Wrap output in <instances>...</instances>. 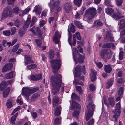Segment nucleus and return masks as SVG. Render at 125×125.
<instances>
[{
    "mask_svg": "<svg viewBox=\"0 0 125 125\" xmlns=\"http://www.w3.org/2000/svg\"><path fill=\"white\" fill-rule=\"evenodd\" d=\"M50 63L53 69L54 73L53 76L50 78L51 83L53 94H57L58 92L59 89L61 85L62 78L61 75L57 72L61 66V61L59 58L51 60Z\"/></svg>",
    "mask_w": 125,
    "mask_h": 125,
    "instance_id": "obj_1",
    "label": "nucleus"
},
{
    "mask_svg": "<svg viewBox=\"0 0 125 125\" xmlns=\"http://www.w3.org/2000/svg\"><path fill=\"white\" fill-rule=\"evenodd\" d=\"M87 110L85 112L86 124L87 125H93L94 120L90 118L93 114L94 109L95 108L94 104L92 102L89 103L87 106Z\"/></svg>",
    "mask_w": 125,
    "mask_h": 125,
    "instance_id": "obj_2",
    "label": "nucleus"
},
{
    "mask_svg": "<svg viewBox=\"0 0 125 125\" xmlns=\"http://www.w3.org/2000/svg\"><path fill=\"white\" fill-rule=\"evenodd\" d=\"M59 98L57 96H54L52 98L53 105L55 108L54 112V115L55 116L59 115L61 114V107L59 104Z\"/></svg>",
    "mask_w": 125,
    "mask_h": 125,
    "instance_id": "obj_3",
    "label": "nucleus"
},
{
    "mask_svg": "<svg viewBox=\"0 0 125 125\" xmlns=\"http://www.w3.org/2000/svg\"><path fill=\"white\" fill-rule=\"evenodd\" d=\"M38 90V88H29L25 87L23 88L22 90V94L27 99H28L29 96L32 93L36 92Z\"/></svg>",
    "mask_w": 125,
    "mask_h": 125,
    "instance_id": "obj_4",
    "label": "nucleus"
},
{
    "mask_svg": "<svg viewBox=\"0 0 125 125\" xmlns=\"http://www.w3.org/2000/svg\"><path fill=\"white\" fill-rule=\"evenodd\" d=\"M80 105L77 102H74L72 104L70 107L71 110H74L75 109L76 110H75L73 113V117L78 118V115L80 110Z\"/></svg>",
    "mask_w": 125,
    "mask_h": 125,
    "instance_id": "obj_5",
    "label": "nucleus"
},
{
    "mask_svg": "<svg viewBox=\"0 0 125 125\" xmlns=\"http://www.w3.org/2000/svg\"><path fill=\"white\" fill-rule=\"evenodd\" d=\"M96 13V10L95 8L93 7L90 8L86 10L85 17L90 20L94 17Z\"/></svg>",
    "mask_w": 125,
    "mask_h": 125,
    "instance_id": "obj_6",
    "label": "nucleus"
},
{
    "mask_svg": "<svg viewBox=\"0 0 125 125\" xmlns=\"http://www.w3.org/2000/svg\"><path fill=\"white\" fill-rule=\"evenodd\" d=\"M11 12V10L9 7H5L1 13L2 17L1 20H3L6 19L8 17H12Z\"/></svg>",
    "mask_w": 125,
    "mask_h": 125,
    "instance_id": "obj_7",
    "label": "nucleus"
},
{
    "mask_svg": "<svg viewBox=\"0 0 125 125\" xmlns=\"http://www.w3.org/2000/svg\"><path fill=\"white\" fill-rule=\"evenodd\" d=\"M113 112L115 114L113 117L115 119V121H116L117 118L120 116V102L116 104V109Z\"/></svg>",
    "mask_w": 125,
    "mask_h": 125,
    "instance_id": "obj_8",
    "label": "nucleus"
},
{
    "mask_svg": "<svg viewBox=\"0 0 125 125\" xmlns=\"http://www.w3.org/2000/svg\"><path fill=\"white\" fill-rule=\"evenodd\" d=\"M55 0H52L53 2L52 5L51 6L50 5L49 3L48 4L50 7L51 8L53 9L55 11H58L60 10H61V8L59 7V6L60 4V2L59 1L57 0L54 1Z\"/></svg>",
    "mask_w": 125,
    "mask_h": 125,
    "instance_id": "obj_9",
    "label": "nucleus"
},
{
    "mask_svg": "<svg viewBox=\"0 0 125 125\" xmlns=\"http://www.w3.org/2000/svg\"><path fill=\"white\" fill-rule=\"evenodd\" d=\"M73 57L74 60L76 61V64L77 63V62L82 63L84 62L85 56L84 55H73Z\"/></svg>",
    "mask_w": 125,
    "mask_h": 125,
    "instance_id": "obj_10",
    "label": "nucleus"
},
{
    "mask_svg": "<svg viewBox=\"0 0 125 125\" xmlns=\"http://www.w3.org/2000/svg\"><path fill=\"white\" fill-rule=\"evenodd\" d=\"M13 64L11 63H9L4 65L2 68V71L3 72H8L12 69Z\"/></svg>",
    "mask_w": 125,
    "mask_h": 125,
    "instance_id": "obj_11",
    "label": "nucleus"
},
{
    "mask_svg": "<svg viewBox=\"0 0 125 125\" xmlns=\"http://www.w3.org/2000/svg\"><path fill=\"white\" fill-rule=\"evenodd\" d=\"M11 82L10 80H8L7 82L5 81H2L0 85V90L3 91L7 87L8 85L11 84Z\"/></svg>",
    "mask_w": 125,
    "mask_h": 125,
    "instance_id": "obj_12",
    "label": "nucleus"
},
{
    "mask_svg": "<svg viewBox=\"0 0 125 125\" xmlns=\"http://www.w3.org/2000/svg\"><path fill=\"white\" fill-rule=\"evenodd\" d=\"M82 66L80 65H78L76 67L75 76L76 77H79L80 75L81 71Z\"/></svg>",
    "mask_w": 125,
    "mask_h": 125,
    "instance_id": "obj_13",
    "label": "nucleus"
},
{
    "mask_svg": "<svg viewBox=\"0 0 125 125\" xmlns=\"http://www.w3.org/2000/svg\"><path fill=\"white\" fill-rule=\"evenodd\" d=\"M42 10V8L40 6L36 5L33 11L35 12L36 15H40Z\"/></svg>",
    "mask_w": 125,
    "mask_h": 125,
    "instance_id": "obj_14",
    "label": "nucleus"
},
{
    "mask_svg": "<svg viewBox=\"0 0 125 125\" xmlns=\"http://www.w3.org/2000/svg\"><path fill=\"white\" fill-rule=\"evenodd\" d=\"M42 77V76L40 74H38L34 75L33 74L31 77V79L33 81H36L39 80Z\"/></svg>",
    "mask_w": 125,
    "mask_h": 125,
    "instance_id": "obj_15",
    "label": "nucleus"
},
{
    "mask_svg": "<svg viewBox=\"0 0 125 125\" xmlns=\"http://www.w3.org/2000/svg\"><path fill=\"white\" fill-rule=\"evenodd\" d=\"M25 63L26 65L34 63V61L31 59V58L29 56V55H25Z\"/></svg>",
    "mask_w": 125,
    "mask_h": 125,
    "instance_id": "obj_16",
    "label": "nucleus"
},
{
    "mask_svg": "<svg viewBox=\"0 0 125 125\" xmlns=\"http://www.w3.org/2000/svg\"><path fill=\"white\" fill-rule=\"evenodd\" d=\"M91 73L90 74L91 79L92 81L94 82L96 79V73L92 69H91Z\"/></svg>",
    "mask_w": 125,
    "mask_h": 125,
    "instance_id": "obj_17",
    "label": "nucleus"
},
{
    "mask_svg": "<svg viewBox=\"0 0 125 125\" xmlns=\"http://www.w3.org/2000/svg\"><path fill=\"white\" fill-rule=\"evenodd\" d=\"M71 8L72 6L70 3H66L64 8L65 11L67 12H69L71 10Z\"/></svg>",
    "mask_w": 125,
    "mask_h": 125,
    "instance_id": "obj_18",
    "label": "nucleus"
},
{
    "mask_svg": "<svg viewBox=\"0 0 125 125\" xmlns=\"http://www.w3.org/2000/svg\"><path fill=\"white\" fill-rule=\"evenodd\" d=\"M104 69L107 73H109L111 72L112 70V68L110 65L108 64L104 66Z\"/></svg>",
    "mask_w": 125,
    "mask_h": 125,
    "instance_id": "obj_19",
    "label": "nucleus"
},
{
    "mask_svg": "<svg viewBox=\"0 0 125 125\" xmlns=\"http://www.w3.org/2000/svg\"><path fill=\"white\" fill-rule=\"evenodd\" d=\"M103 25V23L99 20L95 21L94 23V26L96 27H98L102 26Z\"/></svg>",
    "mask_w": 125,
    "mask_h": 125,
    "instance_id": "obj_20",
    "label": "nucleus"
},
{
    "mask_svg": "<svg viewBox=\"0 0 125 125\" xmlns=\"http://www.w3.org/2000/svg\"><path fill=\"white\" fill-rule=\"evenodd\" d=\"M120 29L125 28V20L124 19H122L120 20Z\"/></svg>",
    "mask_w": 125,
    "mask_h": 125,
    "instance_id": "obj_21",
    "label": "nucleus"
},
{
    "mask_svg": "<svg viewBox=\"0 0 125 125\" xmlns=\"http://www.w3.org/2000/svg\"><path fill=\"white\" fill-rule=\"evenodd\" d=\"M113 79H110L108 80L107 82L106 87L107 89L109 88L113 84Z\"/></svg>",
    "mask_w": 125,
    "mask_h": 125,
    "instance_id": "obj_22",
    "label": "nucleus"
},
{
    "mask_svg": "<svg viewBox=\"0 0 125 125\" xmlns=\"http://www.w3.org/2000/svg\"><path fill=\"white\" fill-rule=\"evenodd\" d=\"M10 90V87H8L3 93V96L4 98H6L8 95Z\"/></svg>",
    "mask_w": 125,
    "mask_h": 125,
    "instance_id": "obj_23",
    "label": "nucleus"
},
{
    "mask_svg": "<svg viewBox=\"0 0 125 125\" xmlns=\"http://www.w3.org/2000/svg\"><path fill=\"white\" fill-rule=\"evenodd\" d=\"M39 97V95L38 93H35L32 95L31 99V102L35 101Z\"/></svg>",
    "mask_w": 125,
    "mask_h": 125,
    "instance_id": "obj_24",
    "label": "nucleus"
},
{
    "mask_svg": "<svg viewBox=\"0 0 125 125\" xmlns=\"http://www.w3.org/2000/svg\"><path fill=\"white\" fill-rule=\"evenodd\" d=\"M30 22V18L28 17L27 18V20L25 22L23 25V27L22 28L25 29V28H27L29 26Z\"/></svg>",
    "mask_w": 125,
    "mask_h": 125,
    "instance_id": "obj_25",
    "label": "nucleus"
},
{
    "mask_svg": "<svg viewBox=\"0 0 125 125\" xmlns=\"http://www.w3.org/2000/svg\"><path fill=\"white\" fill-rule=\"evenodd\" d=\"M58 31H56L55 33V35L54 37L53 38V40L56 44H58L59 42V41L58 38H60V35H59V36H57V34H58Z\"/></svg>",
    "mask_w": 125,
    "mask_h": 125,
    "instance_id": "obj_26",
    "label": "nucleus"
},
{
    "mask_svg": "<svg viewBox=\"0 0 125 125\" xmlns=\"http://www.w3.org/2000/svg\"><path fill=\"white\" fill-rule=\"evenodd\" d=\"M112 18L116 19H119L121 18H123L124 17V16L120 14H118L117 13V14L114 13L112 15Z\"/></svg>",
    "mask_w": 125,
    "mask_h": 125,
    "instance_id": "obj_27",
    "label": "nucleus"
},
{
    "mask_svg": "<svg viewBox=\"0 0 125 125\" xmlns=\"http://www.w3.org/2000/svg\"><path fill=\"white\" fill-rule=\"evenodd\" d=\"M105 11L106 13L109 15H111L114 12L113 10L111 8H106L105 9Z\"/></svg>",
    "mask_w": 125,
    "mask_h": 125,
    "instance_id": "obj_28",
    "label": "nucleus"
},
{
    "mask_svg": "<svg viewBox=\"0 0 125 125\" xmlns=\"http://www.w3.org/2000/svg\"><path fill=\"white\" fill-rule=\"evenodd\" d=\"M13 101L12 99H9L7 100L6 104L8 108H10L12 106Z\"/></svg>",
    "mask_w": 125,
    "mask_h": 125,
    "instance_id": "obj_29",
    "label": "nucleus"
},
{
    "mask_svg": "<svg viewBox=\"0 0 125 125\" xmlns=\"http://www.w3.org/2000/svg\"><path fill=\"white\" fill-rule=\"evenodd\" d=\"M111 52V51L110 50L107 49H103L101 51V55H105L109 54L108 52ZM111 53L110 54H112Z\"/></svg>",
    "mask_w": 125,
    "mask_h": 125,
    "instance_id": "obj_30",
    "label": "nucleus"
},
{
    "mask_svg": "<svg viewBox=\"0 0 125 125\" xmlns=\"http://www.w3.org/2000/svg\"><path fill=\"white\" fill-rule=\"evenodd\" d=\"M30 10V9L29 8H28L25 9L22 12V14H20L19 16L20 17H22L28 13Z\"/></svg>",
    "mask_w": 125,
    "mask_h": 125,
    "instance_id": "obj_31",
    "label": "nucleus"
},
{
    "mask_svg": "<svg viewBox=\"0 0 125 125\" xmlns=\"http://www.w3.org/2000/svg\"><path fill=\"white\" fill-rule=\"evenodd\" d=\"M26 32L25 29L23 28H21L19 30L18 33L21 37H22Z\"/></svg>",
    "mask_w": 125,
    "mask_h": 125,
    "instance_id": "obj_32",
    "label": "nucleus"
},
{
    "mask_svg": "<svg viewBox=\"0 0 125 125\" xmlns=\"http://www.w3.org/2000/svg\"><path fill=\"white\" fill-rule=\"evenodd\" d=\"M13 71H12L7 73L6 75V78L7 79H10L12 78L13 77Z\"/></svg>",
    "mask_w": 125,
    "mask_h": 125,
    "instance_id": "obj_33",
    "label": "nucleus"
},
{
    "mask_svg": "<svg viewBox=\"0 0 125 125\" xmlns=\"http://www.w3.org/2000/svg\"><path fill=\"white\" fill-rule=\"evenodd\" d=\"M71 98L74 100H79L80 98L74 93H72L71 96Z\"/></svg>",
    "mask_w": 125,
    "mask_h": 125,
    "instance_id": "obj_34",
    "label": "nucleus"
},
{
    "mask_svg": "<svg viewBox=\"0 0 125 125\" xmlns=\"http://www.w3.org/2000/svg\"><path fill=\"white\" fill-rule=\"evenodd\" d=\"M68 31L69 32V34H68V41L69 44L71 46L72 45V44L71 42V37H72V35L71 33L70 32L69 28H68Z\"/></svg>",
    "mask_w": 125,
    "mask_h": 125,
    "instance_id": "obj_35",
    "label": "nucleus"
},
{
    "mask_svg": "<svg viewBox=\"0 0 125 125\" xmlns=\"http://www.w3.org/2000/svg\"><path fill=\"white\" fill-rule=\"evenodd\" d=\"M74 83H75V85H76L77 84H79L81 85H83V83L82 82H81L80 80L76 79L74 80L73 82Z\"/></svg>",
    "mask_w": 125,
    "mask_h": 125,
    "instance_id": "obj_36",
    "label": "nucleus"
},
{
    "mask_svg": "<svg viewBox=\"0 0 125 125\" xmlns=\"http://www.w3.org/2000/svg\"><path fill=\"white\" fill-rule=\"evenodd\" d=\"M124 90V88L122 87H121L119 88L118 92V96H122Z\"/></svg>",
    "mask_w": 125,
    "mask_h": 125,
    "instance_id": "obj_37",
    "label": "nucleus"
},
{
    "mask_svg": "<svg viewBox=\"0 0 125 125\" xmlns=\"http://www.w3.org/2000/svg\"><path fill=\"white\" fill-rule=\"evenodd\" d=\"M74 24L79 28L82 29L83 28V26L81 24L79 21H75Z\"/></svg>",
    "mask_w": 125,
    "mask_h": 125,
    "instance_id": "obj_38",
    "label": "nucleus"
},
{
    "mask_svg": "<svg viewBox=\"0 0 125 125\" xmlns=\"http://www.w3.org/2000/svg\"><path fill=\"white\" fill-rule=\"evenodd\" d=\"M109 103L112 106H113L115 104V101L112 98H109Z\"/></svg>",
    "mask_w": 125,
    "mask_h": 125,
    "instance_id": "obj_39",
    "label": "nucleus"
},
{
    "mask_svg": "<svg viewBox=\"0 0 125 125\" xmlns=\"http://www.w3.org/2000/svg\"><path fill=\"white\" fill-rule=\"evenodd\" d=\"M36 65L35 64H31L27 66L28 69L30 70L31 69H34L36 67Z\"/></svg>",
    "mask_w": 125,
    "mask_h": 125,
    "instance_id": "obj_40",
    "label": "nucleus"
},
{
    "mask_svg": "<svg viewBox=\"0 0 125 125\" xmlns=\"http://www.w3.org/2000/svg\"><path fill=\"white\" fill-rule=\"evenodd\" d=\"M73 38L75 39L77 38L79 40H80L81 39V37L79 32H77L74 34L73 36Z\"/></svg>",
    "mask_w": 125,
    "mask_h": 125,
    "instance_id": "obj_41",
    "label": "nucleus"
},
{
    "mask_svg": "<svg viewBox=\"0 0 125 125\" xmlns=\"http://www.w3.org/2000/svg\"><path fill=\"white\" fill-rule=\"evenodd\" d=\"M111 43H106L104 44L102 47L103 48H111Z\"/></svg>",
    "mask_w": 125,
    "mask_h": 125,
    "instance_id": "obj_42",
    "label": "nucleus"
},
{
    "mask_svg": "<svg viewBox=\"0 0 125 125\" xmlns=\"http://www.w3.org/2000/svg\"><path fill=\"white\" fill-rule=\"evenodd\" d=\"M70 31L73 33H74L75 31L74 26L72 23H71V27L70 28Z\"/></svg>",
    "mask_w": 125,
    "mask_h": 125,
    "instance_id": "obj_43",
    "label": "nucleus"
},
{
    "mask_svg": "<svg viewBox=\"0 0 125 125\" xmlns=\"http://www.w3.org/2000/svg\"><path fill=\"white\" fill-rule=\"evenodd\" d=\"M74 4L79 6L81 4L82 0H74Z\"/></svg>",
    "mask_w": 125,
    "mask_h": 125,
    "instance_id": "obj_44",
    "label": "nucleus"
},
{
    "mask_svg": "<svg viewBox=\"0 0 125 125\" xmlns=\"http://www.w3.org/2000/svg\"><path fill=\"white\" fill-rule=\"evenodd\" d=\"M3 34L7 36H9L10 34V32L9 30L4 31L3 32Z\"/></svg>",
    "mask_w": 125,
    "mask_h": 125,
    "instance_id": "obj_45",
    "label": "nucleus"
},
{
    "mask_svg": "<svg viewBox=\"0 0 125 125\" xmlns=\"http://www.w3.org/2000/svg\"><path fill=\"white\" fill-rule=\"evenodd\" d=\"M106 39H108V41H106V42H113L114 41V38L111 35L109 36V37H108L107 35Z\"/></svg>",
    "mask_w": 125,
    "mask_h": 125,
    "instance_id": "obj_46",
    "label": "nucleus"
},
{
    "mask_svg": "<svg viewBox=\"0 0 125 125\" xmlns=\"http://www.w3.org/2000/svg\"><path fill=\"white\" fill-rule=\"evenodd\" d=\"M16 120V114L11 118V121L12 124H14Z\"/></svg>",
    "mask_w": 125,
    "mask_h": 125,
    "instance_id": "obj_47",
    "label": "nucleus"
},
{
    "mask_svg": "<svg viewBox=\"0 0 125 125\" xmlns=\"http://www.w3.org/2000/svg\"><path fill=\"white\" fill-rule=\"evenodd\" d=\"M60 122V120L59 118L58 117L56 118L54 120V125H59L58 123H59Z\"/></svg>",
    "mask_w": 125,
    "mask_h": 125,
    "instance_id": "obj_48",
    "label": "nucleus"
},
{
    "mask_svg": "<svg viewBox=\"0 0 125 125\" xmlns=\"http://www.w3.org/2000/svg\"><path fill=\"white\" fill-rule=\"evenodd\" d=\"M123 0H116V3L117 5L118 6H121L123 3Z\"/></svg>",
    "mask_w": 125,
    "mask_h": 125,
    "instance_id": "obj_49",
    "label": "nucleus"
},
{
    "mask_svg": "<svg viewBox=\"0 0 125 125\" xmlns=\"http://www.w3.org/2000/svg\"><path fill=\"white\" fill-rule=\"evenodd\" d=\"M35 42L36 43L37 46L40 47L42 44V42L41 40L36 39L35 40Z\"/></svg>",
    "mask_w": 125,
    "mask_h": 125,
    "instance_id": "obj_50",
    "label": "nucleus"
},
{
    "mask_svg": "<svg viewBox=\"0 0 125 125\" xmlns=\"http://www.w3.org/2000/svg\"><path fill=\"white\" fill-rule=\"evenodd\" d=\"M90 90L92 91H94L95 89V87L93 84H91L89 86Z\"/></svg>",
    "mask_w": 125,
    "mask_h": 125,
    "instance_id": "obj_51",
    "label": "nucleus"
},
{
    "mask_svg": "<svg viewBox=\"0 0 125 125\" xmlns=\"http://www.w3.org/2000/svg\"><path fill=\"white\" fill-rule=\"evenodd\" d=\"M15 0H7V4L8 5H12L13 4Z\"/></svg>",
    "mask_w": 125,
    "mask_h": 125,
    "instance_id": "obj_52",
    "label": "nucleus"
},
{
    "mask_svg": "<svg viewBox=\"0 0 125 125\" xmlns=\"http://www.w3.org/2000/svg\"><path fill=\"white\" fill-rule=\"evenodd\" d=\"M11 35H14L16 32V28L15 27H12L11 28Z\"/></svg>",
    "mask_w": 125,
    "mask_h": 125,
    "instance_id": "obj_53",
    "label": "nucleus"
},
{
    "mask_svg": "<svg viewBox=\"0 0 125 125\" xmlns=\"http://www.w3.org/2000/svg\"><path fill=\"white\" fill-rule=\"evenodd\" d=\"M95 63L99 68H101L103 66V64L100 62H95Z\"/></svg>",
    "mask_w": 125,
    "mask_h": 125,
    "instance_id": "obj_54",
    "label": "nucleus"
},
{
    "mask_svg": "<svg viewBox=\"0 0 125 125\" xmlns=\"http://www.w3.org/2000/svg\"><path fill=\"white\" fill-rule=\"evenodd\" d=\"M76 89L77 91L80 94L82 92V88L80 86H76Z\"/></svg>",
    "mask_w": 125,
    "mask_h": 125,
    "instance_id": "obj_55",
    "label": "nucleus"
},
{
    "mask_svg": "<svg viewBox=\"0 0 125 125\" xmlns=\"http://www.w3.org/2000/svg\"><path fill=\"white\" fill-rule=\"evenodd\" d=\"M19 98L16 100V102L19 103L20 105H21L22 104L23 102L21 101V98L20 97H18Z\"/></svg>",
    "mask_w": 125,
    "mask_h": 125,
    "instance_id": "obj_56",
    "label": "nucleus"
},
{
    "mask_svg": "<svg viewBox=\"0 0 125 125\" xmlns=\"http://www.w3.org/2000/svg\"><path fill=\"white\" fill-rule=\"evenodd\" d=\"M77 48L79 51L81 53H83V50L81 47L80 45H78Z\"/></svg>",
    "mask_w": 125,
    "mask_h": 125,
    "instance_id": "obj_57",
    "label": "nucleus"
},
{
    "mask_svg": "<svg viewBox=\"0 0 125 125\" xmlns=\"http://www.w3.org/2000/svg\"><path fill=\"white\" fill-rule=\"evenodd\" d=\"M73 52H74V54H78L79 53L77 49L75 48L74 47L73 48Z\"/></svg>",
    "mask_w": 125,
    "mask_h": 125,
    "instance_id": "obj_58",
    "label": "nucleus"
},
{
    "mask_svg": "<svg viewBox=\"0 0 125 125\" xmlns=\"http://www.w3.org/2000/svg\"><path fill=\"white\" fill-rule=\"evenodd\" d=\"M22 12L20 10L19 8L17 7H16V14H21Z\"/></svg>",
    "mask_w": 125,
    "mask_h": 125,
    "instance_id": "obj_59",
    "label": "nucleus"
},
{
    "mask_svg": "<svg viewBox=\"0 0 125 125\" xmlns=\"http://www.w3.org/2000/svg\"><path fill=\"white\" fill-rule=\"evenodd\" d=\"M21 23V22L19 19L16 20V27H18Z\"/></svg>",
    "mask_w": 125,
    "mask_h": 125,
    "instance_id": "obj_60",
    "label": "nucleus"
},
{
    "mask_svg": "<svg viewBox=\"0 0 125 125\" xmlns=\"http://www.w3.org/2000/svg\"><path fill=\"white\" fill-rule=\"evenodd\" d=\"M36 19V18H33L32 20H31V24L30 26H32L34 25V23L35 21V20Z\"/></svg>",
    "mask_w": 125,
    "mask_h": 125,
    "instance_id": "obj_61",
    "label": "nucleus"
},
{
    "mask_svg": "<svg viewBox=\"0 0 125 125\" xmlns=\"http://www.w3.org/2000/svg\"><path fill=\"white\" fill-rule=\"evenodd\" d=\"M45 23V21L43 20H42L40 21L39 24L40 26L41 27H42Z\"/></svg>",
    "mask_w": 125,
    "mask_h": 125,
    "instance_id": "obj_62",
    "label": "nucleus"
},
{
    "mask_svg": "<svg viewBox=\"0 0 125 125\" xmlns=\"http://www.w3.org/2000/svg\"><path fill=\"white\" fill-rule=\"evenodd\" d=\"M31 115L34 118H35L37 117V114L35 112L32 113H31Z\"/></svg>",
    "mask_w": 125,
    "mask_h": 125,
    "instance_id": "obj_63",
    "label": "nucleus"
},
{
    "mask_svg": "<svg viewBox=\"0 0 125 125\" xmlns=\"http://www.w3.org/2000/svg\"><path fill=\"white\" fill-rule=\"evenodd\" d=\"M121 36L125 35V29H123L121 31Z\"/></svg>",
    "mask_w": 125,
    "mask_h": 125,
    "instance_id": "obj_64",
    "label": "nucleus"
}]
</instances>
